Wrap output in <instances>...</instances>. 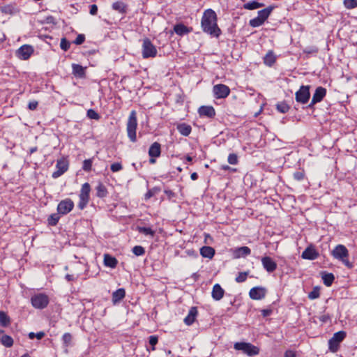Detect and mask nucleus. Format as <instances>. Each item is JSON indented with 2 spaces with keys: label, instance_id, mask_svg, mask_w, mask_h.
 I'll return each instance as SVG.
<instances>
[{
  "label": "nucleus",
  "instance_id": "obj_1",
  "mask_svg": "<svg viewBox=\"0 0 357 357\" xmlns=\"http://www.w3.org/2000/svg\"><path fill=\"white\" fill-rule=\"evenodd\" d=\"M217 20V15L213 10H206L201 20L203 31L211 36L218 38L221 34V30L218 26Z\"/></svg>",
  "mask_w": 357,
  "mask_h": 357
},
{
  "label": "nucleus",
  "instance_id": "obj_2",
  "mask_svg": "<svg viewBox=\"0 0 357 357\" xmlns=\"http://www.w3.org/2000/svg\"><path fill=\"white\" fill-rule=\"evenodd\" d=\"M137 127V113L135 110L131 111L126 124L128 137L132 142L137 141L136 130Z\"/></svg>",
  "mask_w": 357,
  "mask_h": 357
},
{
  "label": "nucleus",
  "instance_id": "obj_3",
  "mask_svg": "<svg viewBox=\"0 0 357 357\" xmlns=\"http://www.w3.org/2000/svg\"><path fill=\"white\" fill-rule=\"evenodd\" d=\"M158 50L151 40L145 38L142 40V55L144 59L154 58L157 56Z\"/></svg>",
  "mask_w": 357,
  "mask_h": 357
},
{
  "label": "nucleus",
  "instance_id": "obj_4",
  "mask_svg": "<svg viewBox=\"0 0 357 357\" xmlns=\"http://www.w3.org/2000/svg\"><path fill=\"white\" fill-rule=\"evenodd\" d=\"M234 348L236 350L241 351L243 354L249 356H253L259 354V349L248 342H236L234 345Z\"/></svg>",
  "mask_w": 357,
  "mask_h": 357
},
{
  "label": "nucleus",
  "instance_id": "obj_5",
  "mask_svg": "<svg viewBox=\"0 0 357 357\" xmlns=\"http://www.w3.org/2000/svg\"><path fill=\"white\" fill-rule=\"evenodd\" d=\"M50 302L47 295L43 293L34 294L31 298V303L33 307L36 309L45 308Z\"/></svg>",
  "mask_w": 357,
  "mask_h": 357
},
{
  "label": "nucleus",
  "instance_id": "obj_6",
  "mask_svg": "<svg viewBox=\"0 0 357 357\" xmlns=\"http://www.w3.org/2000/svg\"><path fill=\"white\" fill-rule=\"evenodd\" d=\"M346 337V332L341 331L335 333L333 337L328 340V348L332 352H336L341 342L344 340Z\"/></svg>",
  "mask_w": 357,
  "mask_h": 357
},
{
  "label": "nucleus",
  "instance_id": "obj_7",
  "mask_svg": "<svg viewBox=\"0 0 357 357\" xmlns=\"http://www.w3.org/2000/svg\"><path fill=\"white\" fill-rule=\"evenodd\" d=\"M333 256L340 261L347 267L351 268L352 264L348 260V250L346 247H335L332 251Z\"/></svg>",
  "mask_w": 357,
  "mask_h": 357
},
{
  "label": "nucleus",
  "instance_id": "obj_8",
  "mask_svg": "<svg viewBox=\"0 0 357 357\" xmlns=\"http://www.w3.org/2000/svg\"><path fill=\"white\" fill-rule=\"evenodd\" d=\"M74 208V202L69 198L61 201L57 206V211L60 215H66Z\"/></svg>",
  "mask_w": 357,
  "mask_h": 357
},
{
  "label": "nucleus",
  "instance_id": "obj_9",
  "mask_svg": "<svg viewBox=\"0 0 357 357\" xmlns=\"http://www.w3.org/2000/svg\"><path fill=\"white\" fill-rule=\"evenodd\" d=\"M56 169L52 175L54 178H59L68 169V161L65 158L57 160Z\"/></svg>",
  "mask_w": 357,
  "mask_h": 357
},
{
  "label": "nucleus",
  "instance_id": "obj_10",
  "mask_svg": "<svg viewBox=\"0 0 357 357\" xmlns=\"http://www.w3.org/2000/svg\"><path fill=\"white\" fill-rule=\"evenodd\" d=\"M213 92L216 98H225L230 93L229 86L222 84H218L213 87Z\"/></svg>",
  "mask_w": 357,
  "mask_h": 357
},
{
  "label": "nucleus",
  "instance_id": "obj_11",
  "mask_svg": "<svg viewBox=\"0 0 357 357\" xmlns=\"http://www.w3.org/2000/svg\"><path fill=\"white\" fill-rule=\"evenodd\" d=\"M310 97V87L302 86L296 93V100L301 103H306Z\"/></svg>",
  "mask_w": 357,
  "mask_h": 357
},
{
  "label": "nucleus",
  "instance_id": "obj_12",
  "mask_svg": "<svg viewBox=\"0 0 357 357\" xmlns=\"http://www.w3.org/2000/svg\"><path fill=\"white\" fill-rule=\"evenodd\" d=\"M33 53V48L31 45H24L17 51V56L23 60L28 59Z\"/></svg>",
  "mask_w": 357,
  "mask_h": 357
},
{
  "label": "nucleus",
  "instance_id": "obj_13",
  "mask_svg": "<svg viewBox=\"0 0 357 357\" xmlns=\"http://www.w3.org/2000/svg\"><path fill=\"white\" fill-rule=\"evenodd\" d=\"M266 290L261 287H255L250 290L249 296L253 300H260L265 297Z\"/></svg>",
  "mask_w": 357,
  "mask_h": 357
},
{
  "label": "nucleus",
  "instance_id": "obj_14",
  "mask_svg": "<svg viewBox=\"0 0 357 357\" xmlns=\"http://www.w3.org/2000/svg\"><path fill=\"white\" fill-rule=\"evenodd\" d=\"M263 267L269 273H272L277 268V264L269 257H264L261 259Z\"/></svg>",
  "mask_w": 357,
  "mask_h": 357
},
{
  "label": "nucleus",
  "instance_id": "obj_15",
  "mask_svg": "<svg viewBox=\"0 0 357 357\" xmlns=\"http://www.w3.org/2000/svg\"><path fill=\"white\" fill-rule=\"evenodd\" d=\"M126 296V291L123 288H119L112 293V301L114 305H116L121 301Z\"/></svg>",
  "mask_w": 357,
  "mask_h": 357
},
{
  "label": "nucleus",
  "instance_id": "obj_16",
  "mask_svg": "<svg viewBox=\"0 0 357 357\" xmlns=\"http://www.w3.org/2000/svg\"><path fill=\"white\" fill-rule=\"evenodd\" d=\"M198 112L201 116L212 118L215 115V111L212 106H202L199 108Z\"/></svg>",
  "mask_w": 357,
  "mask_h": 357
},
{
  "label": "nucleus",
  "instance_id": "obj_17",
  "mask_svg": "<svg viewBox=\"0 0 357 357\" xmlns=\"http://www.w3.org/2000/svg\"><path fill=\"white\" fill-rule=\"evenodd\" d=\"M197 314H198V311H197V307H192L190 309L188 315L184 319V323L188 326L192 325L195 322V319L197 316Z\"/></svg>",
  "mask_w": 357,
  "mask_h": 357
},
{
  "label": "nucleus",
  "instance_id": "obj_18",
  "mask_svg": "<svg viewBox=\"0 0 357 357\" xmlns=\"http://www.w3.org/2000/svg\"><path fill=\"white\" fill-rule=\"evenodd\" d=\"M192 31V28L188 27L182 23L177 24L174 26V31L180 36L188 34Z\"/></svg>",
  "mask_w": 357,
  "mask_h": 357
},
{
  "label": "nucleus",
  "instance_id": "obj_19",
  "mask_svg": "<svg viewBox=\"0 0 357 357\" xmlns=\"http://www.w3.org/2000/svg\"><path fill=\"white\" fill-rule=\"evenodd\" d=\"M225 290L219 284H215L212 290V298L215 301H220L224 296Z\"/></svg>",
  "mask_w": 357,
  "mask_h": 357
},
{
  "label": "nucleus",
  "instance_id": "obj_20",
  "mask_svg": "<svg viewBox=\"0 0 357 357\" xmlns=\"http://www.w3.org/2000/svg\"><path fill=\"white\" fill-rule=\"evenodd\" d=\"M326 95V89L322 86L317 87L314 92V105L321 102Z\"/></svg>",
  "mask_w": 357,
  "mask_h": 357
},
{
  "label": "nucleus",
  "instance_id": "obj_21",
  "mask_svg": "<svg viewBox=\"0 0 357 357\" xmlns=\"http://www.w3.org/2000/svg\"><path fill=\"white\" fill-rule=\"evenodd\" d=\"M319 274H320L321 280H323L324 284L326 287H330L332 285V284L335 280V276L333 273H328L326 271H321V272H320Z\"/></svg>",
  "mask_w": 357,
  "mask_h": 357
},
{
  "label": "nucleus",
  "instance_id": "obj_22",
  "mask_svg": "<svg viewBox=\"0 0 357 357\" xmlns=\"http://www.w3.org/2000/svg\"><path fill=\"white\" fill-rule=\"evenodd\" d=\"M161 153V146L158 142L152 144L149 150L150 158H158Z\"/></svg>",
  "mask_w": 357,
  "mask_h": 357
},
{
  "label": "nucleus",
  "instance_id": "obj_23",
  "mask_svg": "<svg viewBox=\"0 0 357 357\" xmlns=\"http://www.w3.org/2000/svg\"><path fill=\"white\" fill-rule=\"evenodd\" d=\"M73 74L79 78H84L86 76L85 68L79 64L73 63L72 65Z\"/></svg>",
  "mask_w": 357,
  "mask_h": 357
},
{
  "label": "nucleus",
  "instance_id": "obj_24",
  "mask_svg": "<svg viewBox=\"0 0 357 357\" xmlns=\"http://www.w3.org/2000/svg\"><path fill=\"white\" fill-rule=\"evenodd\" d=\"M250 254L249 247H239L234 251V258L245 257Z\"/></svg>",
  "mask_w": 357,
  "mask_h": 357
},
{
  "label": "nucleus",
  "instance_id": "obj_25",
  "mask_svg": "<svg viewBox=\"0 0 357 357\" xmlns=\"http://www.w3.org/2000/svg\"><path fill=\"white\" fill-rule=\"evenodd\" d=\"M0 10L6 15H14L19 12V9L15 4H8L1 6Z\"/></svg>",
  "mask_w": 357,
  "mask_h": 357
},
{
  "label": "nucleus",
  "instance_id": "obj_26",
  "mask_svg": "<svg viewBox=\"0 0 357 357\" xmlns=\"http://www.w3.org/2000/svg\"><path fill=\"white\" fill-rule=\"evenodd\" d=\"M176 129L181 135L185 137L188 136L192 131V127L185 123L178 124Z\"/></svg>",
  "mask_w": 357,
  "mask_h": 357
},
{
  "label": "nucleus",
  "instance_id": "obj_27",
  "mask_svg": "<svg viewBox=\"0 0 357 357\" xmlns=\"http://www.w3.org/2000/svg\"><path fill=\"white\" fill-rule=\"evenodd\" d=\"M263 60L266 66L271 67L276 61V56L272 50H270L264 56Z\"/></svg>",
  "mask_w": 357,
  "mask_h": 357
},
{
  "label": "nucleus",
  "instance_id": "obj_28",
  "mask_svg": "<svg viewBox=\"0 0 357 357\" xmlns=\"http://www.w3.org/2000/svg\"><path fill=\"white\" fill-rule=\"evenodd\" d=\"M118 264V261L114 257L108 254L104 255V264L105 266L110 267L112 268H114Z\"/></svg>",
  "mask_w": 357,
  "mask_h": 357
},
{
  "label": "nucleus",
  "instance_id": "obj_29",
  "mask_svg": "<svg viewBox=\"0 0 357 357\" xmlns=\"http://www.w3.org/2000/svg\"><path fill=\"white\" fill-rule=\"evenodd\" d=\"M273 10V6H268L263 10L258 11V15L257 17H258L261 20H262L264 22L268 19Z\"/></svg>",
  "mask_w": 357,
  "mask_h": 357
},
{
  "label": "nucleus",
  "instance_id": "obj_30",
  "mask_svg": "<svg viewBox=\"0 0 357 357\" xmlns=\"http://www.w3.org/2000/svg\"><path fill=\"white\" fill-rule=\"evenodd\" d=\"M200 254L203 257L211 259L215 255L213 247H201Z\"/></svg>",
  "mask_w": 357,
  "mask_h": 357
},
{
  "label": "nucleus",
  "instance_id": "obj_31",
  "mask_svg": "<svg viewBox=\"0 0 357 357\" xmlns=\"http://www.w3.org/2000/svg\"><path fill=\"white\" fill-rule=\"evenodd\" d=\"M136 229L139 233L146 236L153 237L155 234V231L149 227L137 226Z\"/></svg>",
  "mask_w": 357,
  "mask_h": 357
},
{
  "label": "nucleus",
  "instance_id": "obj_32",
  "mask_svg": "<svg viewBox=\"0 0 357 357\" xmlns=\"http://www.w3.org/2000/svg\"><path fill=\"white\" fill-rule=\"evenodd\" d=\"M264 4L257 1H251L243 5V8L246 10H255L264 7Z\"/></svg>",
  "mask_w": 357,
  "mask_h": 357
},
{
  "label": "nucleus",
  "instance_id": "obj_33",
  "mask_svg": "<svg viewBox=\"0 0 357 357\" xmlns=\"http://www.w3.org/2000/svg\"><path fill=\"white\" fill-rule=\"evenodd\" d=\"M112 8L121 14L126 13L127 6L122 1H116L112 4Z\"/></svg>",
  "mask_w": 357,
  "mask_h": 357
},
{
  "label": "nucleus",
  "instance_id": "obj_34",
  "mask_svg": "<svg viewBox=\"0 0 357 357\" xmlns=\"http://www.w3.org/2000/svg\"><path fill=\"white\" fill-rule=\"evenodd\" d=\"M91 191V186L89 183H84L82 185V188L80 190V194L79 197H84L89 199V194Z\"/></svg>",
  "mask_w": 357,
  "mask_h": 357
},
{
  "label": "nucleus",
  "instance_id": "obj_35",
  "mask_svg": "<svg viewBox=\"0 0 357 357\" xmlns=\"http://www.w3.org/2000/svg\"><path fill=\"white\" fill-rule=\"evenodd\" d=\"M96 195L98 197L103 198L107 196V190L105 186L100 183L96 188Z\"/></svg>",
  "mask_w": 357,
  "mask_h": 357
},
{
  "label": "nucleus",
  "instance_id": "obj_36",
  "mask_svg": "<svg viewBox=\"0 0 357 357\" xmlns=\"http://www.w3.org/2000/svg\"><path fill=\"white\" fill-rule=\"evenodd\" d=\"M10 324V319L3 311H0V325L7 327Z\"/></svg>",
  "mask_w": 357,
  "mask_h": 357
},
{
  "label": "nucleus",
  "instance_id": "obj_37",
  "mask_svg": "<svg viewBox=\"0 0 357 357\" xmlns=\"http://www.w3.org/2000/svg\"><path fill=\"white\" fill-rule=\"evenodd\" d=\"M0 342L6 347H11L13 345V339L8 335H3L1 339Z\"/></svg>",
  "mask_w": 357,
  "mask_h": 357
},
{
  "label": "nucleus",
  "instance_id": "obj_38",
  "mask_svg": "<svg viewBox=\"0 0 357 357\" xmlns=\"http://www.w3.org/2000/svg\"><path fill=\"white\" fill-rule=\"evenodd\" d=\"M59 215V213L50 215L47 219L48 224L51 226H55L60 219Z\"/></svg>",
  "mask_w": 357,
  "mask_h": 357
},
{
  "label": "nucleus",
  "instance_id": "obj_39",
  "mask_svg": "<svg viewBox=\"0 0 357 357\" xmlns=\"http://www.w3.org/2000/svg\"><path fill=\"white\" fill-rule=\"evenodd\" d=\"M276 107L277 109L282 114L287 113L289 109V105L284 102H278Z\"/></svg>",
  "mask_w": 357,
  "mask_h": 357
},
{
  "label": "nucleus",
  "instance_id": "obj_40",
  "mask_svg": "<svg viewBox=\"0 0 357 357\" xmlns=\"http://www.w3.org/2000/svg\"><path fill=\"white\" fill-rule=\"evenodd\" d=\"M73 337L72 335L69 333H66L63 335L62 340L66 347H69L71 345Z\"/></svg>",
  "mask_w": 357,
  "mask_h": 357
},
{
  "label": "nucleus",
  "instance_id": "obj_41",
  "mask_svg": "<svg viewBox=\"0 0 357 357\" xmlns=\"http://www.w3.org/2000/svg\"><path fill=\"white\" fill-rule=\"evenodd\" d=\"M248 272H240L236 276L235 280L238 283L243 282L246 280Z\"/></svg>",
  "mask_w": 357,
  "mask_h": 357
},
{
  "label": "nucleus",
  "instance_id": "obj_42",
  "mask_svg": "<svg viewBox=\"0 0 357 357\" xmlns=\"http://www.w3.org/2000/svg\"><path fill=\"white\" fill-rule=\"evenodd\" d=\"M264 22L261 20L258 17H256L250 20L249 24L252 27H258L262 25Z\"/></svg>",
  "mask_w": 357,
  "mask_h": 357
},
{
  "label": "nucleus",
  "instance_id": "obj_43",
  "mask_svg": "<svg viewBox=\"0 0 357 357\" xmlns=\"http://www.w3.org/2000/svg\"><path fill=\"white\" fill-rule=\"evenodd\" d=\"M302 257L307 259H312V247H307L306 250L302 253Z\"/></svg>",
  "mask_w": 357,
  "mask_h": 357
},
{
  "label": "nucleus",
  "instance_id": "obj_44",
  "mask_svg": "<svg viewBox=\"0 0 357 357\" xmlns=\"http://www.w3.org/2000/svg\"><path fill=\"white\" fill-rule=\"evenodd\" d=\"M92 163V159L84 160L83 162L82 169L85 172H90L91 170Z\"/></svg>",
  "mask_w": 357,
  "mask_h": 357
},
{
  "label": "nucleus",
  "instance_id": "obj_45",
  "mask_svg": "<svg viewBox=\"0 0 357 357\" xmlns=\"http://www.w3.org/2000/svg\"><path fill=\"white\" fill-rule=\"evenodd\" d=\"M344 5L348 9L357 7V0H344Z\"/></svg>",
  "mask_w": 357,
  "mask_h": 357
},
{
  "label": "nucleus",
  "instance_id": "obj_46",
  "mask_svg": "<svg viewBox=\"0 0 357 357\" xmlns=\"http://www.w3.org/2000/svg\"><path fill=\"white\" fill-rule=\"evenodd\" d=\"M227 161L231 165H237L238 162L237 155L236 153H230L228 155Z\"/></svg>",
  "mask_w": 357,
  "mask_h": 357
},
{
  "label": "nucleus",
  "instance_id": "obj_47",
  "mask_svg": "<svg viewBox=\"0 0 357 357\" xmlns=\"http://www.w3.org/2000/svg\"><path fill=\"white\" fill-rule=\"evenodd\" d=\"M87 116L91 119L98 120L100 119V115L93 109L87 111Z\"/></svg>",
  "mask_w": 357,
  "mask_h": 357
},
{
  "label": "nucleus",
  "instance_id": "obj_48",
  "mask_svg": "<svg viewBox=\"0 0 357 357\" xmlns=\"http://www.w3.org/2000/svg\"><path fill=\"white\" fill-rule=\"evenodd\" d=\"M70 44L67 39L66 38H62L60 43L61 48L64 51H67L70 48Z\"/></svg>",
  "mask_w": 357,
  "mask_h": 357
},
{
  "label": "nucleus",
  "instance_id": "obj_49",
  "mask_svg": "<svg viewBox=\"0 0 357 357\" xmlns=\"http://www.w3.org/2000/svg\"><path fill=\"white\" fill-rule=\"evenodd\" d=\"M132 252L136 256H141L144 254L145 250L144 247H133Z\"/></svg>",
  "mask_w": 357,
  "mask_h": 357
},
{
  "label": "nucleus",
  "instance_id": "obj_50",
  "mask_svg": "<svg viewBox=\"0 0 357 357\" xmlns=\"http://www.w3.org/2000/svg\"><path fill=\"white\" fill-rule=\"evenodd\" d=\"M89 202V199L84 197H79V202L78 203V208L81 210L84 209Z\"/></svg>",
  "mask_w": 357,
  "mask_h": 357
},
{
  "label": "nucleus",
  "instance_id": "obj_51",
  "mask_svg": "<svg viewBox=\"0 0 357 357\" xmlns=\"http://www.w3.org/2000/svg\"><path fill=\"white\" fill-rule=\"evenodd\" d=\"M110 169L112 172H116L123 169L122 165L119 162H114L111 165Z\"/></svg>",
  "mask_w": 357,
  "mask_h": 357
},
{
  "label": "nucleus",
  "instance_id": "obj_52",
  "mask_svg": "<svg viewBox=\"0 0 357 357\" xmlns=\"http://www.w3.org/2000/svg\"><path fill=\"white\" fill-rule=\"evenodd\" d=\"M85 40V36L84 34H79L75 38L74 43L76 45H81Z\"/></svg>",
  "mask_w": 357,
  "mask_h": 357
},
{
  "label": "nucleus",
  "instance_id": "obj_53",
  "mask_svg": "<svg viewBox=\"0 0 357 357\" xmlns=\"http://www.w3.org/2000/svg\"><path fill=\"white\" fill-rule=\"evenodd\" d=\"M158 339L157 336L151 335L149 337V344L154 347L158 343ZM155 349V347H153V350Z\"/></svg>",
  "mask_w": 357,
  "mask_h": 357
},
{
  "label": "nucleus",
  "instance_id": "obj_54",
  "mask_svg": "<svg viewBox=\"0 0 357 357\" xmlns=\"http://www.w3.org/2000/svg\"><path fill=\"white\" fill-rule=\"evenodd\" d=\"M38 102L36 100L29 102L28 107L30 110H35L38 107Z\"/></svg>",
  "mask_w": 357,
  "mask_h": 357
},
{
  "label": "nucleus",
  "instance_id": "obj_55",
  "mask_svg": "<svg viewBox=\"0 0 357 357\" xmlns=\"http://www.w3.org/2000/svg\"><path fill=\"white\" fill-rule=\"evenodd\" d=\"M155 195V190L153 189L149 190L144 195L146 200L149 199Z\"/></svg>",
  "mask_w": 357,
  "mask_h": 357
},
{
  "label": "nucleus",
  "instance_id": "obj_56",
  "mask_svg": "<svg viewBox=\"0 0 357 357\" xmlns=\"http://www.w3.org/2000/svg\"><path fill=\"white\" fill-rule=\"evenodd\" d=\"M89 13L92 15H96L98 13V6L96 4L91 5Z\"/></svg>",
  "mask_w": 357,
  "mask_h": 357
},
{
  "label": "nucleus",
  "instance_id": "obj_57",
  "mask_svg": "<svg viewBox=\"0 0 357 357\" xmlns=\"http://www.w3.org/2000/svg\"><path fill=\"white\" fill-rule=\"evenodd\" d=\"M273 312V310L271 309H264L261 310V315L264 317H266L270 316Z\"/></svg>",
  "mask_w": 357,
  "mask_h": 357
},
{
  "label": "nucleus",
  "instance_id": "obj_58",
  "mask_svg": "<svg viewBox=\"0 0 357 357\" xmlns=\"http://www.w3.org/2000/svg\"><path fill=\"white\" fill-rule=\"evenodd\" d=\"M284 357H297L294 351L288 350L285 352Z\"/></svg>",
  "mask_w": 357,
  "mask_h": 357
},
{
  "label": "nucleus",
  "instance_id": "obj_59",
  "mask_svg": "<svg viewBox=\"0 0 357 357\" xmlns=\"http://www.w3.org/2000/svg\"><path fill=\"white\" fill-rule=\"evenodd\" d=\"M319 291H320L319 287H314V299L317 298L319 296Z\"/></svg>",
  "mask_w": 357,
  "mask_h": 357
},
{
  "label": "nucleus",
  "instance_id": "obj_60",
  "mask_svg": "<svg viewBox=\"0 0 357 357\" xmlns=\"http://www.w3.org/2000/svg\"><path fill=\"white\" fill-rule=\"evenodd\" d=\"M329 319H330V317L327 314H324V315L319 317L320 321L323 323L327 322L329 320Z\"/></svg>",
  "mask_w": 357,
  "mask_h": 357
},
{
  "label": "nucleus",
  "instance_id": "obj_61",
  "mask_svg": "<svg viewBox=\"0 0 357 357\" xmlns=\"http://www.w3.org/2000/svg\"><path fill=\"white\" fill-rule=\"evenodd\" d=\"M185 252L190 257H195L197 255L195 251L193 249L187 250H185Z\"/></svg>",
  "mask_w": 357,
  "mask_h": 357
},
{
  "label": "nucleus",
  "instance_id": "obj_62",
  "mask_svg": "<svg viewBox=\"0 0 357 357\" xmlns=\"http://www.w3.org/2000/svg\"><path fill=\"white\" fill-rule=\"evenodd\" d=\"M45 335V333L43 331H40L36 333L35 336L38 340H41Z\"/></svg>",
  "mask_w": 357,
  "mask_h": 357
},
{
  "label": "nucleus",
  "instance_id": "obj_63",
  "mask_svg": "<svg viewBox=\"0 0 357 357\" xmlns=\"http://www.w3.org/2000/svg\"><path fill=\"white\" fill-rule=\"evenodd\" d=\"M65 278L69 282L70 281H73V280H75V278L74 277V275H70V274H67Z\"/></svg>",
  "mask_w": 357,
  "mask_h": 357
},
{
  "label": "nucleus",
  "instance_id": "obj_64",
  "mask_svg": "<svg viewBox=\"0 0 357 357\" xmlns=\"http://www.w3.org/2000/svg\"><path fill=\"white\" fill-rule=\"evenodd\" d=\"M190 178L192 180L195 181L198 178V174L196 172L191 174Z\"/></svg>",
  "mask_w": 357,
  "mask_h": 357
}]
</instances>
